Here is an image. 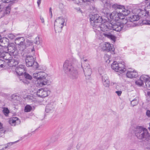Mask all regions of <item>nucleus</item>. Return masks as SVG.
<instances>
[{
  "mask_svg": "<svg viewBox=\"0 0 150 150\" xmlns=\"http://www.w3.org/2000/svg\"><path fill=\"white\" fill-rule=\"evenodd\" d=\"M87 61V59H83V61L84 62H86Z\"/></svg>",
  "mask_w": 150,
  "mask_h": 150,
  "instance_id": "obj_59",
  "label": "nucleus"
},
{
  "mask_svg": "<svg viewBox=\"0 0 150 150\" xmlns=\"http://www.w3.org/2000/svg\"><path fill=\"white\" fill-rule=\"evenodd\" d=\"M100 37H99V38L100 39H102L104 38V37H106L110 39L114 42H115V37L112 35L110 32L105 33H101L100 34Z\"/></svg>",
  "mask_w": 150,
  "mask_h": 150,
  "instance_id": "obj_17",
  "label": "nucleus"
},
{
  "mask_svg": "<svg viewBox=\"0 0 150 150\" xmlns=\"http://www.w3.org/2000/svg\"><path fill=\"white\" fill-rule=\"evenodd\" d=\"M148 129L149 130V131H150V124H149V127H148Z\"/></svg>",
  "mask_w": 150,
  "mask_h": 150,
  "instance_id": "obj_58",
  "label": "nucleus"
},
{
  "mask_svg": "<svg viewBox=\"0 0 150 150\" xmlns=\"http://www.w3.org/2000/svg\"><path fill=\"white\" fill-rule=\"evenodd\" d=\"M147 23L148 25H150V21H147Z\"/></svg>",
  "mask_w": 150,
  "mask_h": 150,
  "instance_id": "obj_56",
  "label": "nucleus"
},
{
  "mask_svg": "<svg viewBox=\"0 0 150 150\" xmlns=\"http://www.w3.org/2000/svg\"><path fill=\"white\" fill-rule=\"evenodd\" d=\"M22 82L24 83H28V81L26 80L25 79H24L22 80Z\"/></svg>",
  "mask_w": 150,
  "mask_h": 150,
  "instance_id": "obj_48",
  "label": "nucleus"
},
{
  "mask_svg": "<svg viewBox=\"0 0 150 150\" xmlns=\"http://www.w3.org/2000/svg\"><path fill=\"white\" fill-rule=\"evenodd\" d=\"M81 67L83 68L85 76L86 78H88L92 73V71L90 68V65L89 64L85 63L83 65V67L82 65H81Z\"/></svg>",
  "mask_w": 150,
  "mask_h": 150,
  "instance_id": "obj_15",
  "label": "nucleus"
},
{
  "mask_svg": "<svg viewBox=\"0 0 150 150\" xmlns=\"http://www.w3.org/2000/svg\"><path fill=\"white\" fill-rule=\"evenodd\" d=\"M3 112L6 116H8L10 113V111L8 108L4 107L3 108Z\"/></svg>",
  "mask_w": 150,
  "mask_h": 150,
  "instance_id": "obj_26",
  "label": "nucleus"
},
{
  "mask_svg": "<svg viewBox=\"0 0 150 150\" xmlns=\"http://www.w3.org/2000/svg\"><path fill=\"white\" fill-rule=\"evenodd\" d=\"M42 0H38L37 1V4L38 6H39L41 4V1Z\"/></svg>",
  "mask_w": 150,
  "mask_h": 150,
  "instance_id": "obj_47",
  "label": "nucleus"
},
{
  "mask_svg": "<svg viewBox=\"0 0 150 150\" xmlns=\"http://www.w3.org/2000/svg\"><path fill=\"white\" fill-rule=\"evenodd\" d=\"M77 61L75 59L66 60L63 64V69L71 79H76L78 77V72L76 66H77Z\"/></svg>",
  "mask_w": 150,
  "mask_h": 150,
  "instance_id": "obj_2",
  "label": "nucleus"
},
{
  "mask_svg": "<svg viewBox=\"0 0 150 150\" xmlns=\"http://www.w3.org/2000/svg\"><path fill=\"white\" fill-rule=\"evenodd\" d=\"M19 141V140H17L14 142H10L8 143L7 144H6L5 146V148H9L12 145L15 144V143L18 142Z\"/></svg>",
  "mask_w": 150,
  "mask_h": 150,
  "instance_id": "obj_32",
  "label": "nucleus"
},
{
  "mask_svg": "<svg viewBox=\"0 0 150 150\" xmlns=\"http://www.w3.org/2000/svg\"><path fill=\"white\" fill-rule=\"evenodd\" d=\"M112 7L115 10H119V12L114 11L110 15V19L115 21H120V23L124 25L126 24L128 25L130 21H128L125 18L124 16L128 15L130 11L129 10L125 9L123 5L115 4L112 5Z\"/></svg>",
  "mask_w": 150,
  "mask_h": 150,
  "instance_id": "obj_1",
  "label": "nucleus"
},
{
  "mask_svg": "<svg viewBox=\"0 0 150 150\" xmlns=\"http://www.w3.org/2000/svg\"><path fill=\"white\" fill-rule=\"evenodd\" d=\"M55 104L53 102L48 103L46 105L45 111L47 113H52L54 110Z\"/></svg>",
  "mask_w": 150,
  "mask_h": 150,
  "instance_id": "obj_16",
  "label": "nucleus"
},
{
  "mask_svg": "<svg viewBox=\"0 0 150 150\" xmlns=\"http://www.w3.org/2000/svg\"><path fill=\"white\" fill-rule=\"evenodd\" d=\"M40 19L42 23L44 24L45 21L44 18L42 17H40Z\"/></svg>",
  "mask_w": 150,
  "mask_h": 150,
  "instance_id": "obj_45",
  "label": "nucleus"
},
{
  "mask_svg": "<svg viewBox=\"0 0 150 150\" xmlns=\"http://www.w3.org/2000/svg\"><path fill=\"white\" fill-rule=\"evenodd\" d=\"M104 71V69L102 67H99L98 69V71L100 74H102L103 72Z\"/></svg>",
  "mask_w": 150,
  "mask_h": 150,
  "instance_id": "obj_40",
  "label": "nucleus"
},
{
  "mask_svg": "<svg viewBox=\"0 0 150 150\" xmlns=\"http://www.w3.org/2000/svg\"><path fill=\"white\" fill-rule=\"evenodd\" d=\"M106 62L108 63H109L110 62V60L109 59H108V60H107Z\"/></svg>",
  "mask_w": 150,
  "mask_h": 150,
  "instance_id": "obj_57",
  "label": "nucleus"
},
{
  "mask_svg": "<svg viewBox=\"0 0 150 150\" xmlns=\"http://www.w3.org/2000/svg\"><path fill=\"white\" fill-rule=\"evenodd\" d=\"M144 11L143 9H135L132 11L133 14L129 17L130 22H134L139 20V16H141Z\"/></svg>",
  "mask_w": 150,
  "mask_h": 150,
  "instance_id": "obj_10",
  "label": "nucleus"
},
{
  "mask_svg": "<svg viewBox=\"0 0 150 150\" xmlns=\"http://www.w3.org/2000/svg\"><path fill=\"white\" fill-rule=\"evenodd\" d=\"M25 66L22 65H19L15 69V71L17 74L19 76H21L24 72Z\"/></svg>",
  "mask_w": 150,
  "mask_h": 150,
  "instance_id": "obj_21",
  "label": "nucleus"
},
{
  "mask_svg": "<svg viewBox=\"0 0 150 150\" xmlns=\"http://www.w3.org/2000/svg\"><path fill=\"white\" fill-rule=\"evenodd\" d=\"M20 120L17 117H13L10 119L9 120V123L12 126H15L16 125L20 124Z\"/></svg>",
  "mask_w": 150,
  "mask_h": 150,
  "instance_id": "obj_20",
  "label": "nucleus"
},
{
  "mask_svg": "<svg viewBox=\"0 0 150 150\" xmlns=\"http://www.w3.org/2000/svg\"><path fill=\"white\" fill-rule=\"evenodd\" d=\"M6 148H5V146L4 147L2 148V149H1V150H5L6 149Z\"/></svg>",
  "mask_w": 150,
  "mask_h": 150,
  "instance_id": "obj_55",
  "label": "nucleus"
},
{
  "mask_svg": "<svg viewBox=\"0 0 150 150\" xmlns=\"http://www.w3.org/2000/svg\"><path fill=\"white\" fill-rule=\"evenodd\" d=\"M5 130L4 129L2 124L0 122V137L3 136L4 134Z\"/></svg>",
  "mask_w": 150,
  "mask_h": 150,
  "instance_id": "obj_31",
  "label": "nucleus"
},
{
  "mask_svg": "<svg viewBox=\"0 0 150 150\" xmlns=\"http://www.w3.org/2000/svg\"><path fill=\"white\" fill-rule=\"evenodd\" d=\"M103 46V49L104 50L108 51H113L114 48L112 45L110 44L108 42H105L102 43Z\"/></svg>",
  "mask_w": 150,
  "mask_h": 150,
  "instance_id": "obj_19",
  "label": "nucleus"
},
{
  "mask_svg": "<svg viewBox=\"0 0 150 150\" xmlns=\"http://www.w3.org/2000/svg\"><path fill=\"white\" fill-rule=\"evenodd\" d=\"M119 86H116V89L118 91H115V93L117 94V95H118V96H120L121 95V94L122 93V92L121 91V89H120V90H119V89H118V88Z\"/></svg>",
  "mask_w": 150,
  "mask_h": 150,
  "instance_id": "obj_36",
  "label": "nucleus"
},
{
  "mask_svg": "<svg viewBox=\"0 0 150 150\" xmlns=\"http://www.w3.org/2000/svg\"><path fill=\"white\" fill-rule=\"evenodd\" d=\"M50 18H52V13H50Z\"/></svg>",
  "mask_w": 150,
  "mask_h": 150,
  "instance_id": "obj_54",
  "label": "nucleus"
},
{
  "mask_svg": "<svg viewBox=\"0 0 150 150\" xmlns=\"http://www.w3.org/2000/svg\"><path fill=\"white\" fill-rule=\"evenodd\" d=\"M1 36L0 35V42L2 43L3 42V40H4V39H1Z\"/></svg>",
  "mask_w": 150,
  "mask_h": 150,
  "instance_id": "obj_51",
  "label": "nucleus"
},
{
  "mask_svg": "<svg viewBox=\"0 0 150 150\" xmlns=\"http://www.w3.org/2000/svg\"><path fill=\"white\" fill-rule=\"evenodd\" d=\"M140 78L145 82L146 81L150 79V77H149V76L145 75L141 76Z\"/></svg>",
  "mask_w": 150,
  "mask_h": 150,
  "instance_id": "obj_28",
  "label": "nucleus"
},
{
  "mask_svg": "<svg viewBox=\"0 0 150 150\" xmlns=\"http://www.w3.org/2000/svg\"><path fill=\"white\" fill-rule=\"evenodd\" d=\"M6 1L7 0H1L4 3H7L6 2Z\"/></svg>",
  "mask_w": 150,
  "mask_h": 150,
  "instance_id": "obj_53",
  "label": "nucleus"
},
{
  "mask_svg": "<svg viewBox=\"0 0 150 150\" xmlns=\"http://www.w3.org/2000/svg\"><path fill=\"white\" fill-rule=\"evenodd\" d=\"M137 76V72L136 71L133 69H129L126 73L127 77L129 78H136Z\"/></svg>",
  "mask_w": 150,
  "mask_h": 150,
  "instance_id": "obj_18",
  "label": "nucleus"
},
{
  "mask_svg": "<svg viewBox=\"0 0 150 150\" xmlns=\"http://www.w3.org/2000/svg\"><path fill=\"white\" fill-rule=\"evenodd\" d=\"M25 40L23 37L18 38L15 40V43L18 45L19 49L21 51H23L26 48L27 46L25 43Z\"/></svg>",
  "mask_w": 150,
  "mask_h": 150,
  "instance_id": "obj_11",
  "label": "nucleus"
},
{
  "mask_svg": "<svg viewBox=\"0 0 150 150\" xmlns=\"http://www.w3.org/2000/svg\"><path fill=\"white\" fill-rule=\"evenodd\" d=\"M134 132L135 136L139 140L145 141L150 139L149 133L147 130L143 127H137L134 129Z\"/></svg>",
  "mask_w": 150,
  "mask_h": 150,
  "instance_id": "obj_4",
  "label": "nucleus"
},
{
  "mask_svg": "<svg viewBox=\"0 0 150 150\" xmlns=\"http://www.w3.org/2000/svg\"><path fill=\"white\" fill-rule=\"evenodd\" d=\"M52 13V8L51 7L50 8L49 13Z\"/></svg>",
  "mask_w": 150,
  "mask_h": 150,
  "instance_id": "obj_52",
  "label": "nucleus"
},
{
  "mask_svg": "<svg viewBox=\"0 0 150 150\" xmlns=\"http://www.w3.org/2000/svg\"><path fill=\"white\" fill-rule=\"evenodd\" d=\"M1 58V55L0 54V58Z\"/></svg>",
  "mask_w": 150,
  "mask_h": 150,
  "instance_id": "obj_62",
  "label": "nucleus"
},
{
  "mask_svg": "<svg viewBox=\"0 0 150 150\" xmlns=\"http://www.w3.org/2000/svg\"><path fill=\"white\" fill-rule=\"evenodd\" d=\"M145 83L147 88H150V79L146 81Z\"/></svg>",
  "mask_w": 150,
  "mask_h": 150,
  "instance_id": "obj_39",
  "label": "nucleus"
},
{
  "mask_svg": "<svg viewBox=\"0 0 150 150\" xmlns=\"http://www.w3.org/2000/svg\"><path fill=\"white\" fill-rule=\"evenodd\" d=\"M146 115L149 117H150V111L147 110L146 112Z\"/></svg>",
  "mask_w": 150,
  "mask_h": 150,
  "instance_id": "obj_44",
  "label": "nucleus"
},
{
  "mask_svg": "<svg viewBox=\"0 0 150 150\" xmlns=\"http://www.w3.org/2000/svg\"><path fill=\"white\" fill-rule=\"evenodd\" d=\"M65 19L62 17H60L57 18L54 22V28L55 32H61L64 25Z\"/></svg>",
  "mask_w": 150,
  "mask_h": 150,
  "instance_id": "obj_8",
  "label": "nucleus"
},
{
  "mask_svg": "<svg viewBox=\"0 0 150 150\" xmlns=\"http://www.w3.org/2000/svg\"><path fill=\"white\" fill-rule=\"evenodd\" d=\"M144 81L141 79L140 78L139 79H138L135 82L136 84L139 86H142L144 84Z\"/></svg>",
  "mask_w": 150,
  "mask_h": 150,
  "instance_id": "obj_30",
  "label": "nucleus"
},
{
  "mask_svg": "<svg viewBox=\"0 0 150 150\" xmlns=\"http://www.w3.org/2000/svg\"><path fill=\"white\" fill-rule=\"evenodd\" d=\"M89 0H73L74 2L78 5H83L86 3Z\"/></svg>",
  "mask_w": 150,
  "mask_h": 150,
  "instance_id": "obj_23",
  "label": "nucleus"
},
{
  "mask_svg": "<svg viewBox=\"0 0 150 150\" xmlns=\"http://www.w3.org/2000/svg\"><path fill=\"white\" fill-rule=\"evenodd\" d=\"M148 93L149 95H150V92H148Z\"/></svg>",
  "mask_w": 150,
  "mask_h": 150,
  "instance_id": "obj_60",
  "label": "nucleus"
},
{
  "mask_svg": "<svg viewBox=\"0 0 150 150\" xmlns=\"http://www.w3.org/2000/svg\"><path fill=\"white\" fill-rule=\"evenodd\" d=\"M10 8L9 6H7L6 7V11L7 13H9L10 12Z\"/></svg>",
  "mask_w": 150,
  "mask_h": 150,
  "instance_id": "obj_43",
  "label": "nucleus"
},
{
  "mask_svg": "<svg viewBox=\"0 0 150 150\" xmlns=\"http://www.w3.org/2000/svg\"><path fill=\"white\" fill-rule=\"evenodd\" d=\"M45 74V73L42 72H40L38 73H34L33 74V77L38 80L41 76Z\"/></svg>",
  "mask_w": 150,
  "mask_h": 150,
  "instance_id": "obj_24",
  "label": "nucleus"
},
{
  "mask_svg": "<svg viewBox=\"0 0 150 150\" xmlns=\"http://www.w3.org/2000/svg\"><path fill=\"white\" fill-rule=\"evenodd\" d=\"M59 7L61 8H63V4L62 3H61L59 5Z\"/></svg>",
  "mask_w": 150,
  "mask_h": 150,
  "instance_id": "obj_49",
  "label": "nucleus"
},
{
  "mask_svg": "<svg viewBox=\"0 0 150 150\" xmlns=\"http://www.w3.org/2000/svg\"><path fill=\"white\" fill-rule=\"evenodd\" d=\"M50 93V91L48 88H42L37 91V95L38 97L44 98L47 96Z\"/></svg>",
  "mask_w": 150,
  "mask_h": 150,
  "instance_id": "obj_13",
  "label": "nucleus"
},
{
  "mask_svg": "<svg viewBox=\"0 0 150 150\" xmlns=\"http://www.w3.org/2000/svg\"><path fill=\"white\" fill-rule=\"evenodd\" d=\"M124 25L120 23V22H116L114 24L109 23L106 21L105 24L102 25L101 26L102 28H104L103 29V31L105 32L108 31L110 30H112L117 32L121 31L123 28Z\"/></svg>",
  "mask_w": 150,
  "mask_h": 150,
  "instance_id": "obj_5",
  "label": "nucleus"
},
{
  "mask_svg": "<svg viewBox=\"0 0 150 150\" xmlns=\"http://www.w3.org/2000/svg\"><path fill=\"white\" fill-rule=\"evenodd\" d=\"M80 145L79 144H78L76 146L77 149H80Z\"/></svg>",
  "mask_w": 150,
  "mask_h": 150,
  "instance_id": "obj_50",
  "label": "nucleus"
},
{
  "mask_svg": "<svg viewBox=\"0 0 150 150\" xmlns=\"http://www.w3.org/2000/svg\"><path fill=\"white\" fill-rule=\"evenodd\" d=\"M130 100L131 105L133 106H134L138 104V98L137 97H136L132 100H131V99L130 98Z\"/></svg>",
  "mask_w": 150,
  "mask_h": 150,
  "instance_id": "obj_25",
  "label": "nucleus"
},
{
  "mask_svg": "<svg viewBox=\"0 0 150 150\" xmlns=\"http://www.w3.org/2000/svg\"><path fill=\"white\" fill-rule=\"evenodd\" d=\"M91 24L93 27L95 31L96 32L97 31H103L101 26L102 25L105 24L106 22H103L102 17L98 14H94L90 18Z\"/></svg>",
  "mask_w": 150,
  "mask_h": 150,
  "instance_id": "obj_3",
  "label": "nucleus"
},
{
  "mask_svg": "<svg viewBox=\"0 0 150 150\" xmlns=\"http://www.w3.org/2000/svg\"><path fill=\"white\" fill-rule=\"evenodd\" d=\"M1 6L0 5V11H1Z\"/></svg>",
  "mask_w": 150,
  "mask_h": 150,
  "instance_id": "obj_61",
  "label": "nucleus"
},
{
  "mask_svg": "<svg viewBox=\"0 0 150 150\" xmlns=\"http://www.w3.org/2000/svg\"><path fill=\"white\" fill-rule=\"evenodd\" d=\"M15 36L13 34H9L8 35V37L10 39L12 40L15 38Z\"/></svg>",
  "mask_w": 150,
  "mask_h": 150,
  "instance_id": "obj_38",
  "label": "nucleus"
},
{
  "mask_svg": "<svg viewBox=\"0 0 150 150\" xmlns=\"http://www.w3.org/2000/svg\"><path fill=\"white\" fill-rule=\"evenodd\" d=\"M0 150H1V149H0Z\"/></svg>",
  "mask_w": 150,
  "mask_h": 150,
  "instance_id": "obj_63",
  "label": "nucleus"
},
{
  "mask_svg": "<svg viewBox=\"0 0 150 150\" xmlns=\"http://www.w3.org/2000/svg\"><path fill=\"white\" fill-rule=\"evenodd\" d=\"M111 68L115 71L120 73H123L126 71L125 64L124 62H118L114 61L111 64Z\"/></svg>",
  "mask_w": 150,
  "mask_h": 150,
  "instance_id": "obj_7",
  "label": "nucleus"
},
{
  "mask_svg": "<svg viewBox=\"0 0 150 150\" xmlns=\"http://www.w3.org/2000/svg\"><path fill=\"white\" fill-rule=\"evenodd\" d=\"M149 3H150V0H145L144 3H143L142 4L144 5H149Z\"/></svg>",
  "mask_w": 150,
  "mask_h": 150,
  "instance_id": "obj_42",
  "label": "nucleus"
},
{
  "mask_svg": "<svg viewBox=\"0 0 150 150\" xmlns=\"http://www.w3.org/2000/svg\"><path fill=\"white\" fill-rule=\"evenodd\" d=\"M24 76L26 79L30 80L32 79V76L26 72L24 73Z\"/></svg>",
  "mask_w": 150,
  "mask_h": 150,
  "instance_id": "obj_34",
  "label": "nucleus"
},
{
  "mask_svg": "<svg viewBox=\"0 0 150 150\" xmlns=\"http://www.w3.org/2000/svg\"><path fill=\"white\" fill-rule=\"evenodd\" d=\"M47 76L45 73V74L41 76L38 80H37V83L40 87L47 85L49 83L47 79Z\"/></svg>",
  "mask_w": 150,
  "mask_h": 150,
  "instance_id": "obj_14",
  "label": "nucleus"
},
{
  "mask_svg": "<svg viewBox=\"0 0 150 150\" xmlns=\"http://www.w3.org/2000/svg\"><path fill=\"white\" fill-rule=\"evenodd\" d=\"M31 134L30 133H28L26 135H25L23 137V138L22 139L24 138L25 137L29 136H31Z\"/></svg>",
  "mask_w": 150,
  "mask_h": 150,
  "instance_id": "obj_46",
  "label": "nucleus"
},
{
  "mask_svg": "<svg viewBox=\"0 0 150 150\" xmlns=\"http://www.w3.org/2000/svg\"><path fill=\"white\" fill-rule=\"evenodd\" d=\"M25 61L26 65L27 67H33L34 69H37L38 68V64L35 61L34 58L32 56L27 55Z\"/></svg>",
  "mask_w": 150,
  "mask_h": 150,
  "instance_id": "obj_9",
  "label": "nucleus"
},
{
  "mask_svg": "<svg viewBox=\"0 0 150 150\" xmlns=\"http://www.w3.org/2000/svg\"><path fill=\"white\" fill-rule=\"evenodd\" d=\"M103 2L105 6H110L111 5L110 0H103Z\"/></svg>",
  "mask_w": 150,
  "mask_h": 150,
  "instance_id": "obj_33",
  "label": "nucleus"
},
{
  "mask_svg": "<svg viewBox=\"0 0 150 150\" xmlns=\"http://www.w3.org/2000/svg\"><path fill=\"white\" fill-rule=\"evenodd\" d=\"M5 62V61L0 59V67L1 68L3 67H5L6 66L4 64Z\"/></svg>",
  "mask_w": 150,
  "mask_h": 150,
  "instance_id": "obj_37",
  "label": "nucleus"
},
{
  "mask_svg": "<svg viewBox=\"0 0 150 150\" xmlns=\"http://www.w3.org/2000/svg\"><path fill=\"white\" fill-rule=\"evenodd\" d=\"M7 49L8 52L12 54L14 57L15 56H16L17 58L19 57L17 55L18 52L15 45L13 43H9L8 45Z\"/></svg>",
  "mask_w": 150,
  "mask_h": 150,
  "instance_id": "obj_12",
  "label": "nucleus"
},
{
  "mask_svg": "<svg viewBox=\"0 0 150 150\" xmlns=\"http://www.w3.org/2000/svg\"><path fill=\"white\" fill-rule=\"evenodd\" d=\"M34 42L36 44L40 45L42 42L41 39L39 36L37 37L34 40Z\"/></svg>",
  "mask_w": 150,
  "mask_h": 150,
  "instance_id": "obj_27",
  "label": "nucleus"
},
{
  "mask_svg": "<svg viewBox=\"0 0 150 150\" xmlns=\"http://www.w3.org/2000/svg\"><path fill=\"white\" fill-rule=\"evenodd\" d=\"M27 43V45H26L27 46L26 47H27L28 45H32V42L31 41H30L29 40H26Z\"/></svg>",
  "mask_w": 150,
  "mask_h": 150,
  "instance_id": "obj_41",
  "label": "nucleus"
},
{
  "mask_svg": "<svg viewBox=\"0 0 150 150\" xmlns=\"http://www.w3.org/2000/svg\"><path fill=\"white\" fill-rule=\"evenodd\" d=\"M12 55L11 53L4 52L1 54V57L5 60L6 62L8 64V65L10 67L15 66L18 64V60L12 59Z\"/></svg>",
  "mask_w": 150,
  "mask_h": 150,
  "instance_id": "obj_6",
  "label": "nucleus"
},
{
  "mask_svg": "<svg viewBox=\"0 0 150 150\" xmlns=\"http://www.w3.org/2000/svg\"><path fill=\"white\" fill-rule=\"evenodd\" d=\"M102 81L103 85L105 87H109L110 86V81L108 76L106 75L102 76Z\"/></svg>",
  "mask_w": 150,
  "mask_h": 150,
  "instance_id": "obj_22",
  "label": "nucleus"
},
{
  "mask_svg": "<svg viewBox=\"0 0 150 150\" xmlns=\"http://www.w3.org/2000/svg\"><path fill=\"white\" fill-rule=\"evenodd\" d=\"M11 98L13 99L17 100H18L20 98L19 96L16 94L12 95L11 96Z\"/></svg>",
  "mask_w": 150,
  "mask_h": 150,
  "instance_id": "obj_35",
  "label": "nucleus"
},
{
  "mask_svg": "<svg viewBox=\"0 0 150 150\" xmlns=\"http://www.w3.org/2000/svg\"><path fill=\"white\" fill-rule=\"evenodd\" d=\"M32 107L29 105H27L25 107L24 111L26 112H30L32 110Z\"/></svg>",
  "mask_w": 150,
  "mask_h": 150,
  "instance_id": "obj_29",
  "label": "nucleus"
}]
</instances>
